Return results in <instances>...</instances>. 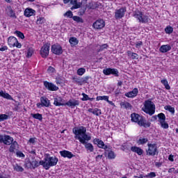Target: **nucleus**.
<instances>
[{"label":"nucleus","mask_w":178,"mask_h":178,"mask_svg":"<svg viewBox=\"0 0 178 178\" xmlns=\"http://www.w3.org/2000/svg\"><path fill=\"white\" fill-rule=\"evenodd\" d=\"M72 131L74 134H75V138L79 140L81 144L85 145V148L87 151H89V152H94V146L92 144L88 143V141L91 140V136L86 134L87 128L85 127L74 128Z\"/></svg>","instance_id":"f257e3e1"},{"label":"nucleus","mask_w":178,"mask_h":178,"mask_svg":"<svg viewBox=\"0 0 178 178\" xmlns=\"http://www.w3.org/2000/svg\"><path fill=\"white\" fill-rule=\"evenodd\" d=\"M58 161L56 156H51L49 154H47L44 160L40 161V164L41 166H43L44 169L49 170V168L56 166Z\"/></svg>","instance_id":"f03ea898"},{"label":"nucleus","mask_w":178,"mask_h":178,"mask_svg":"<svg viewBox=\"0 0 178 178\" xmlns=\"http://www.w3.org/2000/svg\"><path fill=\"white\" fill-rule=\"evenodd\" d=\"M142 111H145V113H147L150 116H152V115L155 113V104L151 100H146Z\"/></svg>","instance_id":"7ed1b4c3"},{"label":"nucleus","mask_w":178,"mask_h":178,"mask_svg":"<svg viewBox=\"0 0 178 178\" xmlns=\"http://www.w3.org/2000/svg\"><path fill=\"white\" fill-rule=\"evenodd\" d=\"M148 149L146 151L147 155H149L150 156H155V155H158V147H156V144H147Z\"/></svg>","instance_id":"20e7f679"},{"label":"nucleus","mask_w":178,"mask_h":178,"mask_svg":"<svg viewBox=\"0 0 178 178\" xmlns=\"http://www.w3.org/2000/svg\"><path fill=\"white\" fill-rule=\"evenodd\" d=\"M51 47V44H45L40 49V55L42 58H47L49 55V48Z\"/></svg>","instance_id":"39448f33"},{"label":"nucleus","mask_w":178,"mask_h":178,"mask_svg":"<svg viewBox=\"0 0 178 178\" xmlns=\"http://www.w3.org/2000/svg\"><path fill=\"white\" fill-rule=\"evenodd\" d=\"M103 73L106 76H109V74H113L115 77H119V71L115 68H106L103 70Z\"/></svg>","instance_id":"423d86ee"},{"label":"nucleus","mask_w":178,"mask_h":178,"mask_svg":"<svg viewBox=\"0 0 178 178\" xmlns=\"http://www.w3.org/2000/svg\"><path fill=\"white\" fill-rule=\"evenodd\" d=\"M134 17L138 19L140 23H148V17L147 15H143L141 12H138L134 14Z\"/></svg>","instance_id":"0eeeda50"},{"label":"nucleus","mask_w":178,"mask_h":178,"mask_svg":"<svg viewBox=\"0 0 178 178\" xmlns=\"http://www.w3.org/2000/svg\"><path fill=\"white\" fill-rule=\"evenodd\" d=\"M92 27L95 30H101L105 27V21L104 19H97L92 24Z\"/></svg>","instance_id":"6e6552de"},{"label":"nucleus","mask_w":178,"mask_h":178,"mask_svg":"<svg viewBox=\"0 0 178 178\" xmlns=\"http://www.w3.org/2000/svg\"><path fill=\"white\" fill-rule=\"evenodd\" d=\"M80 105V101L72 98L70 99L69 101H67V102H65V106H69V108H74V106H79Z\"/></svg>","instance_id":"1a4fd4ad"},{"label":"nucleus","mask_w":178,"mask_h":178,"mask_svg":"<svg viewBox=\"0 0 178 178\" xmlns=\"http://www.w3.org/2000/svg\"><path fill=\"white\" fill-rule=\"evenodd\" d=\"M126 7H122L120 9L115 10V19H122V17H124V13H126Z\"/></svg>","instance_id":"9d476101"},{"label":"nucleus","mask_w":178,"mask_h":178,"mask_svg":"<svg viewBox=\"0 0 178 178\" xmlns=\"http://www.w3.org/2000/svg\"><path fill=\"white\" fill-rule=\"evenodd\" d=\"M138 124L140 127L147 128V127H151V122L147 121V120H145V118H144L143 116H141L139 118V121H138Z\"/></svg>","instance_id":"9b49d317"},{"label":"nucleus","mask_w":178,"mask_h":178,"mask_svg":"<svg viewBox=\"0 0 178 178\" xmlns=\"http://www.w3.org/2000/svg\"><path fill=\"white\" fill-rule=\"evenodd\" d=\"M44 86L49 91H58L59 90V88L55 84L47 81H44Z\"/></svg>","instance_id":"f8f14e48"},{"label":"nucleus","mask_w":178,"mask_h":178,"mask_svg":"<svg viewBox=\"0 0 178 178\" xmlns=\"http://www.w3.org/2000/svg\"><path fill=\"white\" fill-rule=\"evenodd\" d=\"M51 52L55 54V55H62L63 54V50L62 47L59 44H54L51 46Z\"/></svg>","instance_id":"ddd939ff"},{"label":"nucleus","mask_w":178,"mask_h":178,"mask_svg":"<svg viewBox=\"0 0 178 178\" xmlns=\"http://www.w3.org/2000/svg\"><path fill=\"white\" fill-rule=\"evenodd\" d=\"M94 144L97 145L99 148H102V149H108V145L104 143V141L99 140V138H95L93 140Z\"/></svg>","instance_id":"4468645a"},{"label":"nucleus","mask_w":178,"mask_h":178,"mask_svg":"<svg viewBox=\"0 0 178 178\" xmlns=\"http://www.w3.org/2000/svg\"><path fill=\"white\" fill-rule=\"evenodd\" d=\"M13 143V138L8 135H3V144L5 145H10Z\"/></svg>","instance_id":"2eb2a0df"},{"label":"nucleus","mask_w":178,"mask_h":178,"mask_svg":"<svg viewBox=\"0 0 178 178\" xmlns=\"http://www.w3.org/2000/svg\"><path fill=\"white\" fill-rule=\"evenodd\" d=\"M65 100L62 97L54 98V105L56 106H65Z\"/></svg>","instance_id":"dca6fc26"},{"label":"nucleus","mask_w":178,"mask_h":178,"mask_svg":"<svg viewBox=\"0 0 178 178\" xmlns=\"http://www.w3.org/2000/svg\"><path fill=\"white\" fill-rule=\"evenodd\" d=\"M138 95V89L135 88L133 90L125 93V97L127 98H134V97H137Z\"/></svg>","instance_id":"f3484780"},{"label":"nucleus","mask_w":178,"mask_h":178,"mask_svg":"<svg viewBox=\"0 0 178 178\" xmlns=\"http://www.w3.org/2000/svg\"><path fill=\"white\" fill-rule=\"evenodd\" d=\"M60 155H61L63 158H68V159H72V158H74V154H72L71 152H69L67 150H63L60 152Z\"/></svg>","instance_id":"a211bd4d"},{"label":"nucleus","mask_w":178,"mask_h":178,"mask_svg":"<svg viewBox=\"0 0 178 178\" xmlns=\"http://www.w3.org/2000/svg\"><path fill=\"white\" fill-rule=\"evenodd\" d=\"M24 15L26 17H31V16L35 15V10H33V8H26Z\"/></svg>","instance_id":"6ab92c4d"},{"label":"nucleus","mask_w":178,"mask_h":178,"mask_svg":"<svg viewBox=\"0 0 178 178\" xmlns=\"http://www.w3.org/2000/svg\"><path fill=\"white\" fill-rule=\"evenodd\" d=\"M40 102L42 103V106H45L46 108L51 106V102L47 97H40Z\"/></svg>","instance_id":"aec40b11"},{"label":"nucleus","mask_w":178,"mask_h":178,"mask_svg":"<svg viewBox=\"0 0 178 178\" xmlns=\"http://www.w3.org/2000/svg\"><path fill=\"white\" fill-rule=\"evenodd\" d=\"M121 108H123L124 109L131 111L133 106L129 102H122L120 104Z\"/></svg>","instance_id":"412c9836"},{"label":"nucleus","mask_w":178,"mask_h":178,"mask_svg":"<svg viewBox=\"0 0 178 178\" xmlns=\"http://www.w3.org/2000/svg\"><path fill=\"white\" fill-rule=\"evenodd\" d=\"M172 49V47L169 44L162 45L161 46L159 51L162 54H165L166 52H168V51H170Z\"/></svg>","instance_id":"4be33fe9"},{"label":"nucleus","mask_w":178,"mask_h":178,"mask_svg":"<svg viewBox=\"0 0 178 178\" xmlns=\"http://www.w3.org/2000/svg\"><path fill=\"white\" fill-rule=\"evenodd\" d=\"M7 15L13 19H16V17H17L16 16V13H15V11H13V9H12V7L10 6L7 7Z\"/></svg>","instance_id":"5701e85b"},{"label":"nucleus","mask_w":178,"mask_h":178,"mask_svg":"<svg viewBox=\"0 0 178 178\" xmlns=\"http://www.w3.org/2000/svg\"><path fill=\"white\" fill-rule=\"evenodd\" d=\"M8 45L10 47H15L17 42V39L15 37L10 36L8 39Z\"/></svg>","instance_id":"b1692460"},{"label":"nucleus","mask_w":178,"mask_h":178,"mask_svg":"<svg viewBox=\"0 0 178 178\" xmlns=\"http://www.w3.org/2000/svg\"><path fill=\"white\" fill-rule=\"evenodd\" d=\"M131 121L134 122V123H138V121L140 120V118H141V115L134 113L131 115Z\"/></svg>","instance_id":"393cba45"},{"label":"nucleus","mask_w":178,"mask_h":178,"mask_svg":"<svg viewBox=\"0 0 178 178\" xmlns=\"http://www.w3.org/2000/svg\"><path fill=\"white\" fill-rule=\"evenodd\" d=\"M131 151H132V152H136V154H138V155H141L144 152V151H143V149L137 147L136 146L131 147Z\"/></svg>","instance_id":"a878e982"},{"label":"nucleus","mask_w":178,"mask_h":178,"mask_svg":"<svg viewBox=\"0 0 178 178\" xmlns=\"http://www.w3.org/2000/svg\"><path fill=\"white\" fill-rule=\"evenodd\" d=\"M88 112H90V113H92L93 115H95V116H99L100 115L102 114V113L101 112V110L98 109V108H89L88 110Z\"/></svg>","instance_id":"bb28decb"},{"label":"nucleus","mask_w":178,"mask_h":178,"mask_svg":"<svg viewBox=\"0 0 178 178\" xmlns=\"http://www.w3.org/2000/svg\"><path fill=\"white\" fill-rule=\"evenodd\" d=\"M0 97H2L6 99H10V101H13V97L8 93L4 92L3 90L0 91Z\"/></svg>","instance_id":"cd10ccee"},{"label":"nucleus","mask_w":178,"mask_h":178,"mask_svg":"<svg viewBox=\"0 0 178 178\" xmlns=\"http://www.w3.org/2000/svg\"><path fill=\"white\" fill-rule=\"evenodd\" d=\"M136 143L138 144V145H144V144H147L148 143V138L140 137L139 140H138Z\"/></svg>","instance_id":"c85d7f7f"},{"label":"nucleus","mask_w":178,"mask_h":178,"mask_svg":"<svg viewBox=\"0 0 178 178\" xmlns=\"http://www.w3.org/2000/svg\"><path fill=\"white\" fill-rule=\"evenodd\" d=\"M69 42H70V44H71L72 47H76V45H77V44H79V40H77L74 37H72L70 38Z\"/></svg>","instance_id":"c756f323"},{"label":"nucleus","mask_w":178,"mask_h":178,"mask_svg":"<svg viewBox=\"0 0 178 178\" xmlns=\"http://www.w3.org/2000/svg\"><path fill=\"white\" fill-rule=\"evenodd\" d=\"M127 54L129 58H131V59H138V54H137V53H133L131 51H127Z\"/></svg>","instance_id":"7c9ffc66"},{"label":"nucleus","mask_w":178,"mask_h":178,"mask_svg":"<svg viewBox=\"0 0 178 178\" xmlns=\"http://www.w3.org/2000/svg\"><path fill=\"white\" fill-rule=\"evenodd\" d=\"M157 118H159V123H162V122H165L166 120V116L163 113L158 114Z\"/></svg>","instance_id":"2f4dec72"},{"label":"nucleus","mask_w":178,"mask_h":178,"mask_svg":"<svg viewBox=\"0 0 178 178\" xmlns=\"http://www.w3.org/2000/svg\"><path fill=\"white\" fill-rule=\"evenodd\" d=\"M17 145V142L14 141L10 144L9 152H15V149H16V146Z\"/></svg>","instance_id":"473e14b6"},{"label":"nucleus","mask_w":178,"mask_h":178,"mask_svg":"<svg viewBox=\"0 0 178 178\" xmlns=\"http://www.w3.org/2000/svg\"><path fill=\"white\" fill-rule=\"evenodd\" d=\"M14 170H16V172H24V168L23 167L19 165V164H15L13 165Z\"/></svg>","instance_id":"72a5a7b5"},{"label":"nucleus","mask_w":178,"mask_h":178,"mask_svg":"<svg viewBox=\"0 0 178 178\" xmlns=\"http://www.w3.org/2000/svg\"><path fill=\"white\" fill-rule=\"evenodd\" d=\"M32 118L33 119H37L38 120H40L41 122L42 120V115L40 113H35V114H31Z\"/></svg>","instance_id":"f704fd0d"},{"label":"nucleus","mask_w":178,"mask_h":178,"mask_svg":"<svg viewBox=\"0 0 178 178\" xmlns=\"http://www.w3.org/2000/svg\"><path fill=\"white\" fill-rule=\"evenodd\" d=\"M89 79H91V77L90 76H86L83 78H81L80 79H79V81H76V83H88V80Z\"/></svg>","instance_id":"c9c22d12"},{"label":"nucleus","mask_w":178,"mask_h":178,"mask_svg":"<svg viewBox=\"0 0 178 178\" xmlns=\"http://www.w3.org/2000/svg\"><path fill=\"white\" fill-rule=\"evenodd\" d=\"M72 19L74 22H76V23H84V20L83 19V18L79 16H74L72 17Z\"/></svg>","instance_id":"e433bc0d"},{"label":"nucleus","mask_w":178,"mask_h":178,"mask_svg":"<svg viewBox=\"0 0 178 178\" xmlns=\"http://www.w3.org/2000/svg\"><path fill=\"white\" fill-rule=\"evenodd\" d=\"M161 83H162L163 84V86H165V88H166V90H170V86H169V83H168V80L162 79L161 81Z\"/></svg>","instance_id":"4c0bfd02"},{"label":"nucleus","mask_w":178,"mask_h":178,"mask_svg":"<svg viewBox=\"0 0 178 178\" xmlns=\"http://www.w3.org/2000/svg\"><path fill=\"white\" fill-rule=\"evenodd\" d=\"M31 163H32L33 169H35V168H38V166L41 165V161L38 163L37 160H35V161H33Z\"/></svg>","instance_id":"58836bf2"},{"label":"nucleus","mask_w":178,"mask_h":178,"mask_svg":"<svg viewBox=\"0 0 178 178\" xmlns=\"http://www.w3.org/2000/svg\"><path fill=\"white\" fill-rule=\"evenodd\" d=\"M97 101H108L109 99L108 96H97L96 98Z\"/></svg>","instance_id":"ea45409f"},{"label":"nucleus","mask_w":178,"mask_h":178,"mask_svg":"<svg viewBox=\"0 0 178 178\" xmlns=\"http://www.w3.org/2000/svg\"><path fill=\"white\" fill-rule=\"evenodd\" d=\"M83 98L81 99V101H92L94 98H90L88 97V95H86V93H82Z\"/></svg>","instance_id":"a19ab883"},{"label":"nucleus","mask_w":178,"mask_h":178,"mask_svg":"<svg viewBox=\"0 0 178 178\" xmlns=\"http://www.w3.org/2000/svg\"><path fill=\"white\" fill-rule=\"evenodd\" d=\"M165 31L166 34H172V33H173V27H172L170 26H168L165 29Z\"/></svg>","instance_id":"79ce46f5"},{"label":"nucleus","mask_w":178,"mask_h":178,"mask_svg":"<svg viewBox=\"0 0 178 178\" xmlns=\"http://www.w3.org/2000/svg\"><path fill=\"white\" fill-rule=\"evenodd\" d=\"M108 159H115V158H116L115 152L113 151L108 152Z\"/></svg>","instance_id":"37998d69"},{"label":"nucleus","mask_w":178,"mask_h":178,"mask_svg":"<svg viewBox=\"0 0 178 178\" xmlns=\"http://www.w3.org/2000/svg\"><path fill=\"white\" fill-rule=\"evenodd\" d=\"M33 54H34V50L33 48L28 49L26 58H31V56H33Z\"/></svg>","instance_id":"c03bdc74"},{"label":"nucleus","mask_w":178,"mask_h":178,"mask_svg":"<svg viewBox=\"0 0 178 178\" xmlns=\"http://www.w3.org/2000/svg\"><path fill=\"white\" fill-rule=\"evenodd\" d=\"M64 16H65L66 17H69L70 19H73V12H72L71 10H68L64 14Z\"/></svg>","instance_id":"a18cd8bd"},{"label":"nucleus","mask_w":178,"mask_h":178,"mask_svg":"<svg viewBox=\"0 0 178 178\" xmlns=\"http://www.w3.org/2000/svg\"><path fill=\"white\" fill-rule=\"evenodd\" d=\"M109 46L108 44H104L100 45V48L97 50V52H102L104 49H106Z\"/></svg>","instance_id":"49530a36"},{"label":"nucleus","mask_w":178,"mask_h":178,"mask_svg":"<svg viewBox=\"0 0 178 178\" xmlns=\"http://www.w3.org/2000/svg\"><path fill=\"white\" fill-rule=\"evenodd\" d=\"M8 118H9V115L6 114L0 115V122H3V120H8Z\"/></svg>","instance_id":"de8ad7c7"},{"label":"nucleus","mask_w":178,"mask_h":178,"mask_svg":"<svg viewBox=\"0 0 178 178\" xmlns=\"http://www.w3.org/2000/svg\"><path fill=\"white\" fill-rule=\"evenodd\" d=\"M165 111H169L171 113H175V108L172 107L171 106H165Z\"/></svg>","instance_id":"09e8293b"},{"label":"nucleus","mask_w":178,"mask_h":178,"mask_svg":"<svg viewBox=\"0 0 178 178\" xmlns=\"http://www.w3.org/2000/svg\"><path fill=\"white\" fill-rule=\"evenodd\" d=\"M45 23V18L41 17H39L37 21H36V24H42Z\"/></svg>","instance_id":"8fccbe9b"},{"label":"nucleus","mask_w":178,"mask_h":178,"mask_svg":"<svg viewBox=\"0 0 178 178\" xmlns=\"http://www.w3.org/2000/svg\"><path fill=\"white\" fill-rule=\"evenodd\" d=\"M144 177H146V178H154V177H156V174L154 172H150L146 175L144 176Z\"/></svg>","instance_id":"3c124183"},{"label":"nucleus","mask_w":178,"mask_h":178,"mask_svg":"<svg viewBox=\"0 0 178 178\" xmlns=\"http://www.w3.org/2000/svg\"><path fill=\"white\" fill-rule=\"evenodd\" d=\"M15 33L17 34V37H19L22 40H24V34H23V33H22L21 31H16Z\"/></svg>","instance_id":"603ef678"},{"label":"nucleus","mask_w":178,"mask_h":178,"mask_svg":"<svg viewBox=\"0 0 178 178\" xmlns=\"http://www.w3.org/2000/svg\"><path fill=\"white\" fill-rule=\"evenodd\" d=\"M84 73H86V69H84V68H79V69H78L77 74L79 76H83Z\"/></svg>","instance_id":"864d4df0"},{"label":"nucleus","mask_w":178,"mask_h":178,"mask_svg":"<svg viewBox=\"0 0 178 178\" xmlns=\"http://www.w3.org/2000/svg\"><path fill=\"white\" fill-rule=\"evenodd\" d=\"M163 129H169V124L165 121L160 122Z\"/></svg>","instance_id":"5fc2aeb1"},{"label":"nucleus","mask_w":178,"mask_h":178,"mask_svg":"<svg viewBox=\"0 0 178 178\" xmlns=\"http://www.w3.org/2000/svg\"><path fill=\"white\" fill-rule=\"evenodd\" d=\"M87 8H81L79 11L78 12L79 16H83L84 13H86V10Z\"/></svg>","instance_id":"6e6d98bb"},{"label":"nucleus","mask_w":178,"mask_h":178,"mask_svg":"<svg viewBox=\"0 0 178 178\" xmlns=\"http://www.w3.org/2000/svg\"><path fill=\"white\" fill-rule=\"evenodd\" d=\"M25 168H31L32 163L30 161H26L24 164Z\"/></svg>","instance_id":"4d7b16f0"},{"label":"nucleus","mask_w":178,"mask_h":178,"mask_svg":"<svg viewBox=\"0 0 178 178\" xmlns=\"http://www.w3.org/2000/svg\"><path fill=\"white\" fill-rule=\"evenodd\" d=\"M48 73H55V69L52 66H49L47 69Z\"/></svg>","instance_id":"13d9d810"},{"label":"nucleus","mask_w":178,"mask_h":178,"mask_svg":"<svg viewBox=\"0 0 178 178\" xmlns=\"http://www.w3.org/2000/svg\"><path fill=\"white\" fill-rule=\"evenodd\" d=\"M17 156H19V158H24L25 155L22 152H16Z\"/></svg>","instance_id":"bf43d9fd"},{"label":"nucleus","mask_w":178,"mask_h":178,"mask_svg":"<svg viewBox=\"0 0 178 178\" xmlns=\"http://www.w3.org/2000/svg\"><path fill=\"white\" fill-rule=\"evenodd\" d=\"M142 45H143V42L142 41H139V42H136V48L140 49V48H141Z\"/></svg>","instance_id":"052dcab7"},{"label":"nucleus","mask_w":178,"mask_h":178,"mask_svg":"<svg viewBox=\"0 0 178 178\" xmlns=\"http://www.w3.org/2000/svg\"><path fill=\"white\" fill-rule=\"evenodd\" d=\"M56 84H63V81L62 80V79L56 78Z\"/></svg>","instance_id":"680f3d73"},{"label":"nucleus","mask_w":178,"mask_h":178,"mask_svg":"<svg viewBox=\"0 0 178 178\" xmlns=\"http://www.w3.org/2000/svg\"><path fill=\"white\" fill-rule=\"evenodd\" d=\"M175 156L172 155V154H170L169 156H168V160L170 161V162H174L175 161Z\"/></svg>","instance_id":"e2e57ef3"},{"label":"nucleus","mask_w":178,"mask_h":178,"mask_svg":"<svg viewBox=\"0 0 178 178\" xmlns=\"http://www.w3.org/2000/svg\"><path fill=\"white\" fill-rule=\"evenodd\" d=\"M81 5H83L82 1L76 3L74 8H76V9H79V8H81Z\"/></svg>","instance_id":"0e129e2a"},{"label":"nucleus","mask_w":178,"mask_h":178,"mask_svg":"<svg viewBox=\"0 0 178 178\" xmlns=\"http://www.w3.org/2000/svg\"><path fill=\"white\" fill-rule=\"evenodd\" d=\"M102 155H97V156H96V161H97V162H99V161H101V159H102Z\"/></svg>","instance_id":"69168bd1"},{"label":"nucleus","mask_w":178,"mask_h":178,"mask_svg":"<svg viewBox=\"0 0 178 178\" xmlns=\"http://www.w3.org/2000/svg\"><path fill=\"white\" fill-rule=\"evenodd\" d=\"M15 47H16L17 48H22V44H20L19 42V41L17 40L16 44H15Z\"/></svg>","instance_id":"338daca9"},{"label":"nucleus","mask_w":178,"mask_h":178,"mask_svg":"<svg viewBox=\"0 0 178 178\" xmlns=\"http://www.w3.org/2000/svg\"><path fill=\"white\" fill-rule=\"evenodd\" d=\"M0 51H1V52H3L5 51H8V47L6 46H4L3 47L0 48Z\"/></svg>","instance_id":"774afa93"}]
</instances>
